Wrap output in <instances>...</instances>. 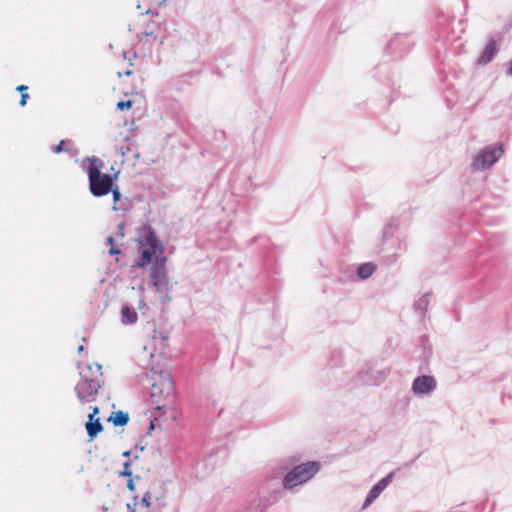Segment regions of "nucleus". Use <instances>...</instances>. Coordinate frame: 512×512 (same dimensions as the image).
I'll list each match as a JSON object with an SVG mask.
<instances>
[{
    "label": "nucleus",
    "mask_w": 512,
    "mask_h": 512,
    "mask_svg": "<svg viewBox=\"0 0 512 512\" xmlns=\"http://www.w3.org/2000/svg\"><path fill=\"white\" fill-rule=\"evenodd\" d=\"M146 14H154V12H153L151 9H148V10L146 11ZM155 15H158V13H157V12H155Z\"/></svg>",
    "instance_id": "50"
},
{
    "label": "nucleus",
    "mask_w": 512,
    "mask_h": 512,
    "mask_svg": "<svg viewBox=\"0 0 512 512\" xmlns=\"http://www.w3.org/2000/svg\"><path fill=\"white\" fill-rule=\"evenodd\" d=\"M415 44V39L408 33H397L387 43L385 52L393 59H400L408 54Z\"/></svg>",
    "instance_id": "3"
},
{
    "label": "nucleus",
    "mask_w": 512,
    "mask_h": 512,
    "mask_svg": "<svg viewBox=\"0 0 512 512\" xmlns=\"http://www.w3.org/2000/svg\"><path fill=\"white\" fill-rule=\"evenodd\" d=\"M222 136H225V132L224 131H220L219 132Z\"/></svg>",
    "instance_id": "57"
},
{
    "label": "nucleus",
    "mask_w": 512,
    "mask_h": 512,
    "mask_svg": "<svg viewBox=\"0 0 512 512\" xmlns=\"http://www.w3.org/2000/svg\"><path fill=\"white\" fill-rule=\"evenodd\" d=\"M269 507L270 505L267 504L266 498L263 496L251 502L249 512H266Z\"/></svg>",
    "instance_id": "17"
},
{
    "label": "nucleus",
    "mask_w": 512,
    "mask_h": 512,
    "mask_svg": "<svg viewBox=\"0 0 512 512\" xmlns=\"http://www.w3.org/2000/svg\"><path fill=\"white\" fill-rule=\"evenodd\" d=\"M396 258H397L396 254H391V255H388V256L384 257L382 259V261L385 264H389L390 265V264H392V263H394L396 261Z\"/></svg>",
    "instance_id": "31"
},
{
    "label": "nucleus",
    "mask_w": 512,
    "mask_h": 512,
    "mask_svg": "<svg viewBox=\"0 0 512 512\" xmlns=\"http://www.w3.org/2000/svg\"><path fill=\"white\" fill-rule=\"evenodd\" d=\"M118 227H119L120 229H122V228H123V224H122V223H121V224H119V226H118Z\"/></svg>",
    "instance_id": "58"
},
{
    "label": "nucleus",
    "mask_w": 512,
    "mask_h": 512,
    "mask_svg": "<svg viewBox=\"0 0 512 512\" xmlns=\"http://www.w3.org/2000/svg\"><path fill=\"white\" fill-rule=\"evenodd\" d=\"M138 258L130 266V273L136 269L150 267V285L158 293L169 292V276L166 269L168 261L165 256V246L159 239L155 229L151 225H143L138 230Z\"/></svg>",
    "instance_id": "1"
},
{
    "label": "nucleus",
    "mask_w": 512,
    "mask_h": 512,
    "mask_svg": "<svg viewBox=\"0 0 512 512\" xmlns=\"http://www.w3.org/2000/svg\"><path fill=\"white\" fill-rule=\"evenodd\" d=\"M98 373L102 376V365L98 363Z\"/></svg>",
    "instance_id": "49"
},
{
    "label": "nucleus",
    "mask_w": 512,
    "mask_h": 512,
    "mask_svg": "<svg viewBox=\"0 0 512 512\" xmlns=\"http://www.w3.org/2000/svg\"><path fill=\"white\" fill-rule=\"evenodd\" d=\"M127 489L131 492H134L136 490V486H135V483H134V477H129L127 478Z\"/></svg>",
    "instance_id": "29"
},
{
    "label": "nucleus",
    "mask_w": 512,
    "mask_h": 512,
    "mask_svg": "<svg viewBox=\"0 0 512 512\" xmlns=\"http://www.w3.org/2000/svg\"><path fill=\"white\" fill-rule=\"evenodd\" d=\"M102 509H103V512H108V508L107 507L103 506Z\"/></svg>",
    "instance_id": "55"
},
{
    "label": "nucleus",
    "mask_w": 512,
    "mask_h": 512,
    "mask_svg": "<svg viewBox=\"0 0 512 512\" xmlns=\"http://www.w3.org/2000/svg\"><path fill=\"white\" fill-rule=\"evenodd\" d=\"M133 500H134V502L132 504L128 503L126 505L127 512H135L136 511V506L139 504L138 503V496H134Z\"/></svg>",
    "instance_id": "28"
},
{
    "label": "nucleus",
    "mask_w": 512,
    "mask_h": 512,
    "mask_svg": "<svg viewBox=\"0 0 512 512\" xmlns=\"http://www.w3.org/2000/svg\"><path fill=\"white\" fill-rule=\"evenodd\" d=\"M399 228L398 218H391V220L383 227L382 242L390 239Z\"/></svg>",
    "instance_id": "16"
},
{
    "label": "nucleus",
    "mask_w": 512,
    "mask_h": 512,
    "mask_svg": "<svg viewBox=\"0 0 512 512\" xmlns=\"http://www.w3.org/2000/svg\"><path fill=\"white\" fill-rule=\"evenodd\" d=\"M504 152L503 143H496L494 145H488L480 150L478 155L473 161V165L480 169H489L493 166L502 156Z\"/></svg>",
    "instance_id": "4"
},
{
    "label": "nucleus",
    "mask_w": 512,
    "mask_h": 512,
    "mask_svg": "<svg viewBox=\"0 0 512 512\" xmlns=\"http://www.w3.org/2000/svg\"><path fill=\"white\" fill-rule=\"evenodd\" d=\"M108 253L110 256L119 255L122 253V250H121V248H119L115 245V246H112L109 248Z\"/></svg>",
    "instance_id": "32"
},
{
    "label": "nucleus",
    "mask_w": 512,
    "mask_h": 512,
    "mask_svg": "<svg viewBox=\"0 0 512 512\" xmlns=\"http://www.w3.org/2000/svg\"><path fill=\"white\" fill-rule=\"evenodd\" d=\"M160 382L152 385L151 397L156 395L163 396L164 398L170 397L175 392L174 379L169 371L161 370L159 373Z\"/></svg>",
    "instance_id": "7"
},
{
    "label": "nucleus",
    "mask_w": 512,
    "mask_h": 512,
    "mask_svg": "<svg viewBox=\"0 0 512 512\" xmlns=\"http://www.w3.org/2000/svg\"><path fill=\"white\" fill-rule=\"evenodd\" d=\"M27 89H28V87H27L26 85H19V86L16 88V90H17V91L21 92V94H22V93H27V92H26V91H27Z\"/></svg>",
    "instance_id": "37"
},
{
    "label": "nucleus",
    "mask_w": 512,
    "mask_h": 512,
    "mask_svg": "<svg viewBox=\"0 0 512 512\" xmlns=\"http://www.w3.org/2000/svg\"><path fill=\"white\" fill-rule=\"evenodd\" d=\"M65 144V141H60L58 146L55 147L54 152L59 153L63 150V145Z\"/></svg>",
    "instance_id": "36"
},
{
    "label": "nucleus",
    "mask_w": 512,
    "mask_h": 512,
    "mask_svg": "<svg viewBox=\"0 0 512 512\" xmlns=\"http://www.w3.org/2000/svg\"><path fill=\"white\" fill-rule=\"evenodd\" d=\"M132 454V451L131 450H126L122 453V456L123 457H126V458H129L130 455Z\"/></svg>",
    "instance_id": "43"
},
{
    "label": "nucleus",
    "mask_w": 512,
    "mask_h": 512,
    "mask_svg": "<svg viewBox=\"0 0 512 512\" xmlns=\"http://www.w3.org/2000/svg\"><path fill=\"white\" fill-rule=\"evenodd\" d=\"M89 175V186L91 193L96 196V160L93 158H87L82 163Z\"/></svg>",
    "instance_id": "11"
},
{
    "label": "nucleus",
    "mask_w": 512,
    "mask_h": 512,
    "mask_svg": "<svg viewBox=\"0 0 512 512\" xmlns=\"http://www.w3.org/2000/svg\"><path fill=\"white\" fill-rule=\"evenodd\" d=\"M155 429V424H154V421L151 420L150 423H149V426H148V431L147 433L150 434L152 430Z\"/></svg>",
    "instance_id": "38"
},
{
    "label": "nucleus",
    "mask_w": 512,
    "mask_h": 512,
    "mask_svg": "<svg viewBox=\"0 0 512 512\" xmlns=\"http://www.w3.org/2000/svg\"><path fill=\"white\" fill-rule=\"evenodd\" d=\"M501 39H502V37L500 34H498L497 39L495 37L489 38L483 51L481 52V54L479 55V57L476 61L477 65H486L494 59V57L496 56V54L499 51L497 40L500 41Z\"/></svg>",
    "instance_id": "10"
},
{
    "label": "nucleus",
    "mask_w": 512,
    "mask_h": 512,
    "mask_svg": "<svg viewBox=\"0 0 512 512\" xmlns=\"http://www.w3.org/2000/svg\"><path fill=\"white\" fill-rule=\"evenodd\" d=\"M144 306H146V303H145L144 299L142 298V299H140V301H139V308H142V307H144Z\"/></svg>",
    "instance_id": "46"
},
{
    "label": "nucleus",
    "mask_w": 512,
    "mask_h": 512,
    "mask_svg": "<svg viewBox=\"0 0 512 512\" xmlns=\"http://www.w3.org/2000/svg\"><path fill=\"white\" fill-rule=\"evenodd\" d=\"M259 282H266L267 288L269 290V293H272L273 289H276L278 279L274 276H268L266 271L260 272L258 276Z\"/></svg>",
    "instance_id": "18"
},
{
    "label": "nucleus",
    "mask_w": 512,
    "mask_h": 512,
    "mask_svg": "<svg viewBox=\"0 0 512 512\" xmlns=\"http://www.w3.org/2000/svg\"><path fill=\"white\" fill-rule=\"evenodd\" d=\"M342 352L338 349H334L331 351L330 356L328 358V365L331 368H335L341 365L342 363Z\"/></svg>",
    "instance_id": "19"
},
{
    "label": "nucleus",
    "mask_w": 512,
    "mask_h": 512,
    "mask_svg": "<svg viewBox=\"0 0 512 512\" xmlns=\"http://www.w3.org/2000/svg\"><path fill=\"white\" fill-rule=\"evenodd\" d=\"M132 74H133V72H132V70H131V69H127V70H125V71L123 72V75H124V76H127V77L131 76Z\"/></svg>",
    "instance_id": "44"
},
{
    "label": "nucleus",
    "mask_w": 512,
    "mask_h": 512,
    "mask_svg": "<svg viewBox=\"0 0 512 512\" xmlns=\"http://www.w3.org/2000/svg\"><path fill=\"white\" fill-rule=\"evenodd\" d=\"M103 429V424L101 423L100 418L98 417V434L101 433Z\"/></svg>",
    "instance_id": "40"
},
{
    "label": "nucleus",
    "mask_w": 512,
    "mask_h": 512,
    "mask_svg": "<svg viewBox=\"0 0 512 512\" xmlns=\"http://www.w3.org/2000/svg\"><path fill=\"white\" fill-rule=\"evenodd\" d=\"M264 497L266 498L267 504L272 506L280 500L282 497V492L280 490H273Z\"/></svg>",
    "instance_id": "21"
},
{
    "label": "nucleus",
    "mask_w": 512,
    "mask_h": 512,
    "mask_svg": "<svg viewBox=\"0 0 512 512\" xmlns=\"http://www.w3.org/2000/svg\"><path fill=\"white\" fill-rule=\"evenodd\" d=\"M29 98V94L28 93H22L21 94V99H20V102L19 104L23 107L26 105L27 103V99Z\"/></svg>",
    "instance_id": "33"
},
{
    "label": "nucleus",
    "mask_w": 512,
    "mask_h": 512,
    "mask_svg": "<svg viewBox=\"0 0 512 512\" xmlns=\"http://www.w3.org/2000/svg\"><path fill=\"white\" fill-rule=\"evenodd\" d=\"M129 419V414L127 412L118 410L112 412L107 420L112 422L115 427H123L128 424Z\"/></svg>",
    "instance_id": "15"
},
{
    "label": "nucleus",
    "mask_w": 512,
    "mask_h": 512,
    "mask_svg": "<svg viewBox=\"0 0 512 512\" xmlns=\"http://www.w3.org/2000/svg\"><path fill=\"white\" fill-rule=\"evenodd\" d=\"M163 43H164V40H163V39H161V40L159 41V44H160V45H162Z\"/></svg>",
    "instance_id": "56"
},
{
    "label": "nucleus",
    "mask_w": 512,
    "mask_h": 512,
    "mask_svg": "<svg viewBox=\"0 0 512 512\" xmlns=\"http://www.w3.org/2000/svg\"><path fill=\"white\" fill-rule=\"evenodd\" d=\"M106 244L109 246V247H112V246H115L116 245V242H115V239L113 236H108L107 239H106Z\"/></svg>",
    "instance_id": "34"
},
{
    "label": "nucleus",
    "mask_w": 512,
    "mask_h": 512,
    "mask_svg": "<svg viewBox=\"0 0 512 512\" xmlns=\"http://www.w3.org/2000/svg\"><path fill=\"white\" fill-rule=\"evenodd\" d=\"M138 320L136 310L129 304H123L121 307V323L123 325H133Z\"/></svg>",
    "instance_id": "12"
},
{
    "label": "nucleus",
    "mask_w": 512,
    "mask_h": 512,
    "mask_svg": "<svg viewBox=\"0 0 512 512\" xmlns=\"http://www.w3.org/2000/svg\"><path fill=\"white\" fill-rule=\"evenodd\" d=\"M165 409H166V406H165V405H157V406L155 407V410H157V411H163V410H165Z\"/></svg>",
    "instance_id": "45"
},
{
    "label": "nucleus",
    "mask_w": 512,
    "mask_h": 512,
    "mask_svg": "<svg viewBox=\"0 0 512 512\" xmlns=\"http://www.w3.org/2000/svg\"><path fill=\"white\" fill-rule=\"evenodd\" d=\"M161 300H162L163 303H165V302L171 300V296L166 294L165 296H162Z\"/></svg>",
    "instance_id": "41"
},
{
    "label": "nucleus",
    "mask_w": 512,
    "mask_h": 512,
    "mask_svg": "<svg viewBox=\"0 0 512 512\" xmlns=\"http://www.w3.org/2000/svg\"><path fill=\"white\" fill-rule=\"evenodd\" d=\"M377 266L373 262H365L360 264L356 269V275L360 280H367L376 271Z\"/></svg>",
    "instance_id": "14"
},
{
    "label": "nucleus",
    "mask_w": 512,
    "mask_h": 512,
    "mask_svg": "<svg viewBox=\"0 0 512 512\" xmlns=\"http://www.w3.org/2000/svg\"><path fill=\"white\" fill-rule=\"evenodd\" d=\"M95 415L96 408H94L93 411L89 413L88 421L85 424L87 432L91 438H94L96 436V420H94Z\"/></svg>",
    "instance_id": "20"
},
{
    "label": "nucleus",
    "mask_w": 512,
    "mask_h": 512,
    "mask_svg": "<svg viewBox=\"0 0 512 512\" xmlns=\"http://www.w3.org/2000/svg\"><path fill=\"white\" fill-rule=\"evenodd\" d=\"M258 238H259L258 236L253 237V238L249 241V244H250V245L254 244V243L257 241V239H258Z\"/></svg>",
    "instance_id": "48"
},
{
    "label": "nucleus",
    "mask_w": 512,
    "mask_h": 512,
    "mask_svg": "<svg viewBox=\"0 0 512 512\" xmlns=\"http://www.w3.org/2000/svg\"><path fill=\"white\" fill-rule=\"evenodd\" d=\"M383 244L378 245L374 251L375 254H380L383 251Z\"/></svg>",
    "instance_id": "39"
},
{
    "label": "nucleus",
    "mask_w": 512,
    "mask_h": 512,
    "mask_svg": "<svg viewBox=\"0 0 512 512\" xmlns=\"http://www.w3.org/2000/svg\"><path fill=\"white\" fill-rule=\"evenodd\" d=\"M151 499H152V495L149 491H147L142 496L140 503L142 506L149 508L151 506Z\"/></svg>",
    "instance_id": "27"
},
{
    "label": "nucleus",
    "mask_w": 512,
    "mask_h": 512,
    "mask_svg": "<svg viewBox=\"0 0 512 512\" xmlns=\"http://www.w3.org/2000/svg\"><path fill=\"white\" fill-rule=\"evenodd\" d=\"M142 37H147L148 38V42H152V41H156L157 40V36L153 33V31H148V30H145V31H142L140 33H137V38L139 39H142Z\"/></svg>",
    "instance_id": "24"
},
{
    "label": "nucleus",
    "mask_w": 512,
    "mask_h": 512,
    "mask_svg": "<svg viewBox=\"0 0 512 512\" xmlns=\"http://www.w3.org/2000/svg\"><path fill=\"white\" fill-rule=\"evenodd\" d=\"M420 457V454L416 455V457L412 460V463Z\"/></svg>",
    "instance_id": "54"
},
{
    "label": "nucleus",
    "mask_w": 512,
    "mask_h": 512,
    "mask_svg": "<svg viewBox=\"0 0 512 512\" xmlns=\"http://www.w3.org/2000/svg\"><path fill=\"white\" fill-rule=\"evenodd\" d=\"M124 58L129 60L130 65H133L131 61L137 58V54L135 51L124 52Z\"/></svg>",
    "instance_id": "30"
},
{
    "label": "nucleus",
    "mask_w": 512,
    "mask_h": 512,
    "mask_svg": "<svg viewBox=\"0 0 512 512\" xmlns=\"http://www.w3.org/2000/svg\"><path fill=\"white\" fill-rule=\"evenodd\" d=\"M506 73L512 76V60L509 62V67L507 68Z\"/></svg>",
    "instance_id": "42"
},
{
    "label": "nucleus",
    "mask_w": 512,
    "mask_h": 512,
    "mask_svg": "<svg viewBox=\"0 0 512 512\" xmlns=\"http://www.w3.org/2000/svg\"><path fill=\"white\" fill-rule=\"evenodd\" d=\"M431 296V292H426L413 304V309L415 310V312L419 313L421 319H423L426 316Z\"/></svg>",
    "instance_id": "13"
},
{
    "label": "nucleus",
    "mask_w": 512,
    "mask_h": 512,
    "mask_svg": "<svg viewBox=\"0 0 512 512\" xmlns=\"http://www.w3.org/2000/svg\"><path fill=\"white\" fill-rule=\"evenodd\" d=\"M135 448H136V449L138 448V449H140L141 451H143V450H144V446H139L138 444L135 446Z\"/></svg>",
    "instance_id": "52"
},
{
    "label": "nucleus",
    "mask_w": 512,
    "mask_h": 512,
    "mask_svg": "<svg viewBox=\"0 0 512 512\" xmlns=\"http://www.w3.org/2000/svg\"><path fill=\"white\" fill-rule=\"evenodd\" d=\"M321 463L316 460L307 461L294 466L282 480L285 490H292L294 487L305 484L311 480L320 470Z\"/></svg>",
    "instance_id": "2"
},
{
    "label": "nucleus",
    "mask_w": 512,
    "mask_h": 512,
    "mask_svg": "<svg viewBox=\"0 0 512 512\" xmlns=\"http://www.w3.org/2000/svg\"><path fill=\"white\" fill-rule=\"evenodd\" d=\"M431 355H432V347L430 345L429 346H424L423 352H422V355H421V359L425 363H428Z\"/></svg>",
    "instance_id": "26"
},
{
    "label": "nucleus",
    "mask_w": 512,
    "mask_h": 512,
    "mask_svg": "<svg viewBox=\"0 0 512 512\" xmlns=\"http://www.w3.org/2000/svg\"><path fill=\"white\" fill-rule=\"evenodd\" d=\"M133 101L132 100H121L117 103L116 107L120 111L128 110L132 108Z\"/></svg>",
    "instance_id": "25"
},
{
    "label": "nucleus",
    "mask_w": 512,
    "mask_h": 512,
    "mask_svg": "<svg viewBox=\"0 0 512 512\" xmlns=\"http://www.w3.org/2000/svg\"><path fill=\"white\" fill-rule=\"evenodd\" d=\"M420 340H421V343H422L423 345H425V342L427 341V336H426V335L421 336V337H420Z\"/></svg>",
    "instance_id": "47"
},
{
    "label": "nucleus",
    "mask_w": 512,
    "mask_h": 512,
    "mask_svg": "<svg viewBox=\"0 0 512 512\" xmlns=\"http://www.w3.org/2000/svg\"><path fill=\"white\" fill-rule=\"evenodd\" d=\"M245 183H246V184H247V183H249V185L251 186V185H252V183H251V178H250V177H248V178L246 179V182H245Z\"/></svg>",
    "instance_id": "51"
},
{
    "label": "nucleus",
    "mask_w": 512,
    "mask_h": 512,
    "mask_svg": "<svg viewBox=\"0 0 512 512\" xmlns=\"http://www.w3.org/2000/svg\"><path fill=\"white\" fill-rule=\"evenodd\" d=\"M112 198H113V210L119 211L122 210V207L117 206V204L121 201L122 194L120 192L119 187L114 190V192H111ZM123 210H126V208H123Z\"/></svg>",
    "instance_id": "22"
},
{
    "label": "nucleus",
    "mask_w": 512,
    "mask_h": 512,
    "mask_svg": "<svg viewBox=\"0 0 512 512\" xmlns=\"http://www.w3.org/2000/svg\"><path fill=\"white\" fill-rule=\"evenodd\" d=\"M97 387H98V391L101 389L102 385L101 383L98 381V384H97Z\"/></svg>",
    "instance_id": "53"
},
{
    "label": "nucleus",
    "mask_w": 512,
    "mask_h": 512,
    "mask_svg": "<svg viewBox=\"0 0 512 512\" xmlns=\"http://www.w3.org/2000/svg\"><path fill=\"white\" fill-rule=\"evenodd\" d=\"M437 387L436 379L431 375L422 374L414 378L411 391L416 396L431 394Z\"/></svg>",
    "instance_id": "8"
},
{
    "label": "nucleus",
    "mask_w": 512,
    "mask_h": 512,
    "mask_svg": "<svg viewBox=\"0 0 512 512\" xmlns=\"http://www.w3.org/2000/svg\"><path fill=\"white\" fill-rule=\"evenodd\" d=\"M121 477L129 478L133 476L131 470V460L128 459L123 463V470L119 473Z\"/></svg>",
    "instance_id": "23"
},
{
    "label": "nucleus",
    "mask_w": 512,
    "mask_h": 512,
    "mask_svg": "<svg viewBox=\"0 0 512 512\" xmlns=\"http://www.w3.org/2000/svg\"><path fill=\"white\" fill-rule=\"evenodd\" d=\"M394 474V471L389 472L385 477L380 479L376 484H374L371 487V489L368 491L364 499L363 508L370 506L380 496V494L390 484L392 478L394 477Z\"/></svg>",
    "instance_id": "9"
},
{
    "label": "nucleus",
    "mask_w": 512,
    "mask_h": 512,
    "mask_svg": "<svg viewBox=\"0 0 512 512\" xmlns=\"http://www.w3.org/2000/svg\"><path fill=\"white\" fill-rule=\"evenodd\" d=\"M159 336L162 342H166L168 340V332L166 331H159Z\"/></svg>",
    "instance_id": "35"
},
{
    "label": "nucleus",
    "mask_w": 512,
    "mask_h": 512,
    "mask_svg": "<svg viewBox=\"0 0 512 512\" xmlns=\"http://www.w3.org/2000/svg\"><path fill=\"white\" fill-rule=\"evenodd\" d=\"M388 374H389V370L375 371L373 369H367V370L363 369L353 376L349 386H350V388H356L358 386H365V385L378 386L385 381Z\"/></svg>",
    "instance_id": "5"
},
{
    "label": "nucleus",
    "mask_w": 512,
    "mask_h": 512,
    "mask_svg": "<svg viewBox=\"0 0 512 512\" xmlns=\"http://www.w3.org/2000/svg\"><path fill=\"white\" fill-rule=\"evenodd\" d=\"M104 163L98 158V197L106 196L111 192H114L117 187L116 180L119 176L120 171L113 174L103 173L101 169Z\"/></svg>",
    "instance_id": "6"
}]
</instances>
